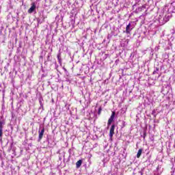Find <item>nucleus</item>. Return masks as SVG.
Segmentation results:
<instances>
[{"instance_id": "1", "label": "nucleus", "mask_w": 175, "mask_h": 175, "mask_svg": "<svg viewBox=\"0 0 175 175\" xmlns=\"http://www.w3.org/2000/svg\"><path fill=\"white\" fill-rule=\"evenodd\" d=\"M114 117H116V111H112L111 115L108 120L107 128H109V126H110L111 125V122H113V121H114Z\"/></svg>"}, {"instance_id": "2", "label": "nucleus", "mask_w": 175, "mask_h": 175, "mask_svg": "<svg viewBox=\"0 0 175 175\" xmlns=\"http://www.w3.org/2000/svg\"><path fill=\"white\" fill-rule=\"evenodd\" d=\"M114 129H116V124H112L109 130V137L111 139H113V136L114 135Z\"/></svg>"}, {"instance_id": "3", "label": "nucleus", "mask_w": 175, "mask_h": 175, "mask_svg": "<svg viewBox=\"0 0 175 175\" xmlns=\"http://www.w3.org/2000/svg\"><path fill=\"white\" fill-rule=\"evenodd\" d=\"M36 9V5L35 4V3H32L31 7L28 10V13H29L30 14L31 13H33Z\"/></svg>"}, {"instance_id": "4", "label": "nucleus", "mask_w": 175, "mask_h": 175, "mask_svg": "<svg viewBox=\"0 0 175 175\" xmlns=\"http://www.w3.org/2000/svg\"><path fill=\"white\" fill-rule=\"evenodd\" d=\"M43 135H44V128H42L41 131H39V135H38L39 140H42V139H43Z\"/></svg>"}, {"instance_id": "5", "label": "nucleus", "mask_w": 175, "mask_h": 175, "mask_svg": "<svg viewBox=\"0 0 175 175\" xmlns=\"http://www.w3.org/2000/svg\"><path fill=\"white\" fill-rule=\"evenodd\" d=\"M131 31H132V29H131V23H129L126 27V33H131Z\"/></svg>"}, {"instance_id": "6", "label": "nucleus", "mask_w": 175, "mask_h": 175, "mask_svg": "<svg viewBox=\"0 0 175 175\" xmlns=\"http://www.w3.org/2000/svg\"><path fill=\"white\" fill-rule=\"evenodd\" d=\"M83 163V160H79L77 163H76V167L77 169H79V167H80L81 166V164Z\"/></svg>"}, {"instance_id": "7", "label": "nucleus", "mask_w": 175, "mask_h": 175, "mask_svg": "<svg viewBox=\"0 0 175 175\" xmlns=\"http://www.w3.org/2000/svg\"><path fill=\"white\" fill-rule=\"evenodd\" d=\"M142 152H143V149H142V148L139 149V150L137 153V158H140V157H142Z\"/></svg>"}, {"instance_id": "8", "label": "nucleus", "mask_w": 175, "mask_h": 175, "mask_svg": "<svg viewBox=\"0 0 175 175\" xmlns=\"http://www.w3.org/2000/svg\"><path fill=\"white\" fill-rule=\"evenodd\" d=\"M3 125H5V120H0V129H3Z\"/></svg>"}, {"instance_id": "9", "label": "nucleus", "mask_w": 175, "mask_h": 175, "mask_svg": "<svg viewBox=\"0 0 175 175\" xmlns=\"http://www.w3.org/2000/svg\"><path fill=\"white\" fill-rule=\"evenodd\" d=\"M100 113H102V107H100L98 109V116H100Z\"/></svg>"}, {"instance_id": "10", "label": "nucleus", "mask_w": 175, "mask_h": 175, "mask_svg": "<svg viewBox=\"0 0 175 175\" xmlns=\"http://www.w3.org/2000/svg\"><path fill=\"white\" fill-rule=\"evenodd\" d=\"M2 135H3V129H0V137H2Z\"/></svg>"}, {"instance_id": "11", "label": "nucleus", "mask_w": 175, "mask_h": 175, "mask_svg": "<svg viewBox=\"0 0 175 175\" xmlns=\"http://www.w3.org/2000/svg\"><path fill=\"white\" fill-rule=\"evenodd\" d=\"M158 70H159V68H156V72H158Z\"/></svg>"}, {"instance_id": "12", "label": "nucleus", "mask_w": 175, "mask_h": 175, "mask_svg": "<svg viewBox=\"0 0 175 175\" xmlns=\"http://www.w3.org/2000/svg\"><path fill=\"white\" fill-rule=\"evenodd\" d=\"M155 73H157V71L154 70V71L153 72V75H155Z\"/></svg>"}, {"instance_id": "13", "label": "nucleus", "mask_w": 175, "mask_h": 175, "mask_svg": "<svg viewBox=\"0 0 175 175\" xmlns=\"http://www.w3.org/2000/svg\"><path fill=\"white\" fill-rule=\"evenodd\" d=\"M40 58H43V57H42V56H40Z\"/></svg>"}, {"instance_id": "14", "label": "nucleus", "mask_w": 175, "mask_h": 175, "mask_svg": "<svg viewBox=\"0 0 175 175\" xmlns=\"http://www.w3.org/2000/svg\"><path fill=\"white\" fill-rule=\"evenodd\" d=\"M57 58H59V56H57Z\"/></svg>"}, {"instance_id": "15", "label": "nucleus", "mask_w": 175, "mask_h": 175, "mask_svg": "<svg viewBox=\"0 0 175 175\" xmlns=\"http://www.w3.org/2000/svg\"><path fill=\"white\" fill-rule=\"evenodd\" d=\"M64 70H66V68H64Z\"/></svg>"}]
</instances>
